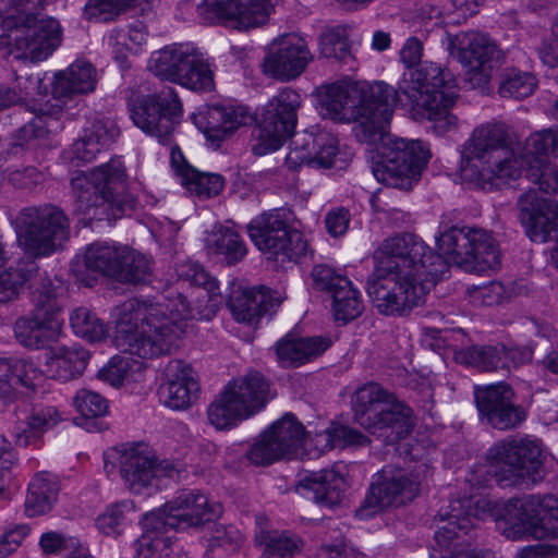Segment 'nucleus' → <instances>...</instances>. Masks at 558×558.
Instances as JSON below:
<instances>
[{"label": "nucleus", "mask_w": 558, "mask_h": 558, "mask_svg": "<svg viewBox=\"0 0 558 558\" xmlns=\"http://www.w3.org/2000/svg\"><path fill=\"white\" fill-rule=\"evenodd\" d=\"M70 221L59 207L45 204L27 207L17 217L19 244L34 256H47L69 238Z\"/></svg>", "instance_id": "12"}, {"label": "nucleus", "mask_w": 558, "mask_h": 558, "mask_svg": "<svg viewBox=\"0 0 558 558\" xmlns=\"http://www.w3.org/2000/svg\"><path fill=\"white\" fill-rule=\"evenodd\" d=\"M147 39V34L140 25H132L128 31L114 29L108 37L114 59L121 66L126 63V52H135Z\"/></svg>", "instance_id": "50"}, {"label": "nucleus", "mask_w": 558, "mask_h": 558, "mask_svg": "<svg viewBox=\"0 0 558 558\" xmlns=\"http://www.w3.org/2000/svg\"><path fill=\"white\" fill-rule=\"evenodd\" d=\"M123 260L120 263L117 280L125 283H144L151 274L150 259L144 254L124 246Z\"/></svg>", "instance_id": "48"}, {"label": "nucleus", "mask_w": 558, "mask_h": 558, "mask_svg": "<svg viewBox=\"0 0 558 558\" xmlns=\"http://www.w3.org/2000/svg\"><path fill=\"white\" fill-rule=\"evenodd\" d=\"M62 420L59 410L49 404L36 405L26 416L20 432L16 433V442L27 447L38 440L44 433L54 427Z\"/></svg>", "instance_id": "40"}, {"label": "nucleus", "mask_w": 558, "mask_h": 558, "mask_svg": "<svg viewBox=\"0 0 558 558\" xmlns=\"http://www.w3.org/2000/svg\"><path fill=\"white\" fill-rule=\"evenodd\" d=\"M125 506L112 505L96 520L97 529L105 535L116 536L122 533L125 525Z\"/></svg>", "instance_id": "58"}, {"label": "nucleus", "mask_w": 558, "mask_h": 558, "mask_svg": "<svg viewBox=\"0 0 558 558\" xmlns=\"http://www.w3.org/2000/svg\"><path fill=\"white\" fill-rule=\"evenodd\" d=\"M62 322L46 320L29 315L16 319L15 338L20 344L28 349H44L59 339Z\"/></svg>", "instance_id": "31"}, {"label": "nucleus", "mask_w": 558, "mask_h": 558, "mask_svg": "<svg viewBox=\"0 0 558 558\" xmlns=\"http://www.w3.org/2000/svg\"><path fill=\"white\" fill-rule=\"evenodd\" d=\"M331 342L322 336L294 338L287 335L276 344L278 360L291 366H299L320 356Z\"/></svg>", "instance_id": "30"}, {"label": "nucleus", "mask_w": 558, "mask_h": 558, "mask_svg": "<svg viewBox=\"0 0 558 558\" xmlns=\"http://www.w3.org/2000/svg\"><path fill=\"white\" fill-rule=\"evenodd\" d=\"M120 135V130L111 120H95L84 130V135L72 146L74 158L90 162L108 148Z\"/></svg>", "instance_id": "29"}, {"label": "nucleus", "mask_w": 558, "mask_h": 558, "mask_svg": "<svg viewBox=\"0 0 558 558\" xmlns=\"http://www.w3.org/2000/svg\"><path fill=\"white\" fill-rule=\"evenodd\" d=\"M32 315L46 320L62 322L59 317L62 303L56 288L50 280H44L32 293Z\"/></svg>", "instance_id": "46"}, {"label": "nucleus", "mask_w": 558, "mask_h": 558, "mask_svg": "<svg viewBox=\"0 0 558 558\" xmlns=\"http://www.w3.org/2000/svg\"><path fill=\"white\" fill-rule=\"evenodd\" d=\"M448 49L451 54L457 49L459 61L468 68L464 80L471 88H484L504 57L487 35L477 32L460 33L451 37Z\"/></svg>", "instance_id": "18"}, {"label": "nucleus", "mask_w": 558, "mask_h": 558, "mask_svg": "<svg viewBox=\"0 0 558 558\" xmlns=\"http://www.w3.org/2000/svg\"><path fill=\"white\" fill-rule=\"evenodd\" d=\"M182 184L197 196L208 198L221 192L225 181L219 174L202 173L194 168H187Z\"/></svg>", "instance_id": "52"}, {"label": "nucleus", "mask_w": 558, "mask_h": 558, "mask_svg": "<svg viewBox=\"0 0 558 558\" xmlns=\"http://www.w3.org/2000/svg\"><path fill=\"white\" fill-rule=\"evenodd\" d=\"M323 114L338 122H356L355 137L378 150L372 172L378 182L410 190L421 178L430 157L421 141L391 138L389 124L397 104L396 89L385 82L343 78L322 87Z\"/></svg>", "instance_id": "1"}, {"label": "nucleus", "mask_w": 558, "mask_h": 558, "mask_svg": "<svg viewBox=\"0 0 558 558\" xmlns=\"http://www.w3.org/2000/svg\"><path fill=\"white\" fill-rule=\"evenodd\" d=\"M179 279L199 287L194 310L183 295L171 303L156 298H132L114 310L113 343L118 350L142 359L169 354L193 318L210 320L223 303L218 282L202 265L187 260L177 267Z\"/></svg>", "instance_id": "2"}, {"label": "nucleus", "mask_w": 558, "mask_h": 558, "mask_svg": "<svg viewBox=\"0 0 558 558\" xmlns=\"http://www.w3.org/2000/svg\"><path fill=\"white\" fill-rule=\"evenodd\" d=\"M341 282V288L335 290L331 294V310L337 322L347 324L363 313L364 304L360 292L350 280H342Z\"/></svg>", "instance_id": "44"}, {"label": "nucleus", "mask_w": 558, "mask_h": 558, "mask_svg": "<svg viewBox=\"0 0 558 558\" xmlns=\"http://www.w3.org/2000/svg\"><path fill=\"white\" fill-rule=\"evenodd\" d=\"M275 398L270 383L257 371L230 380L207 409L208 421L226 429L263 410Z\"/></svg>", "instance_id": "9"}, {"label": "nucleus", "mask_w": 558, "mask_h": 558, "mask_svg": "<svg viewBox=\"0 0 558 558\" xmlns=\"http://www.w3.org/2000/svg\"><path fill=\"white\" fill-rule=\"evenodd\" d=\"M167 530L145 529V533L136 543L135 558H184L177 551L169 537L163 536Z\"/></svg>", "instance_id": "45"}, {"label": "nucleus", "mask_w": 558, "mask_h": 558, "mask_svg": "<svg viewBox=\"0 0 558 558\" xmlns=\"http://www.w3.org/2000/svg\"><path fill=\"white\" fill-rule=\"evenodd\" d=\"M119 463L124 484L134 494H143L157 486L161 477H173L178 473L173 462H158L148 448L141 445L122 450Z\"/></svg>", "instance_id": "23"}, {"label": "nucleus", "mask_w": 558, "mask_h": 558, "mask_svg": "<svg viewBox=\"0 0 558 558\" xmlns=\"http://www.w3.org/2000/svg\"><path fill=\"white\" fill-rule=\"evenodd\" d=\"M134 0H89L84 8L87 19H97L102 14H118Z\"/></svg>", "instance_id": "64"}, {"label": "nucleus", "mask_w": 558, "mask_h": 558, "mask_svg": "<svg viewBox=\"0 0 558 558\" xmlns=\"http://www.w3.org/2000/svg\"><path fill=\"white\" fill-rule=\"evenodd\" d=\"M59 489V481L54 475L46 472L36 474L28 485L25 513L28 517H37L50 511Z\"/></svg>", "instance_id": "37"}, {"label": "nucleus", "mask_w": 558, "mask_h": 558, "mask_svg": "<svg viewBox=\"0 0 558 558\" xmlns=\"http://www.w3.org/2000/svg\"><path fill=\"white\" fill-rule=\"evenodd\" d=\"M128 107L133 123L163 144L170 141L182 117V105L172 87L147 95L130 89Z\"/></svg>", "instance_id": "14"}, {"label": "nucleus", "mask_w": 558, "mask_h": 558, "mask_svg": "<svg viewBox=\"0 0 558 558\" xmlns=\"http://www.w3.org/2000/svg\"><path fill=\"white\" fill-rule=\"evenodd\" d=\"M11 367L12 379L27 389L34 390L43 379L41 371L32 361L20 359Z\"/></svg>", "instance_id": "61"}, {"label": "nucleus", "mask_w": 558, "mask_h": 558, "mask_svg": "<svg viewBox=\"0 0 558 558\" xmlns=\"http://www.w3.org/2000/svg\"><path fill=\"white\" fill-rule=\"evenodd\" d=\"M96 81L94 66L88 62L77 61L54 75L52 94L54 98L87 94L95 89Z\"/></svg>", "instance_id": "34"}, {"label": "nucleus", "mask_w": 558, "mask_h": 558, "mask_svg": "<svg viewBox=\"0 0 558 558\" xmlns=\"http://www.w3.org/2000/svg\"><path fill=\"white\" fill-rule=\"evenodd\" d=\"M537 85L534 75L527 72L510 70L499 85L502 97L524 98L530 96Z\"/></svg>", "instance_id": "53"}, {"label": "nucleus", "mask_w": 558, "mask_h": 558, "mask_svg": "<svg viewBox=\"0 0 558 558\" xmlns=\"http://www.w3.org/2000/svg\"><path fill=\"white\" fill-rule=\"evenodd\" d=\"M310 142H312L316 168L328 169L336 167L338 161H344L338 149V140L331 133L326 131H319L315 135L311 133Z\"/></svg>", "instance_id": "51"}, {"label": "nucleus", "mask_w": 558, "mask_h": 558, "mask_svg": "<svg viewBox=\"0 0 558 558\" xmlns=\"http://www.w3.org/2000/svg\"><path fill=\"white\" fill-rule=\"evenodd\" d=\"M301 95L290 88H282L262 108L258 116V134L253 153L263 156L279 149L294 133Z\"/></svg>", "instance_id": "16"}, {"label": "nucleus", "mask_w": 558, "mask_h": 558, "mask_svg": "<svg viewBox=\"0 0 558 558\" xmlns=\"http://www.w3.org/2000/svg\"><path fill=\"white\" fill-rule=\"evenodd\" d=\"M524 145L534 154H545L550 150L554 155L558 156V129H548L541 132L531 134Z\"/></svg>", "instance_id": "63"}, {"label": "nucleus", "mask_w": 558, "mask_h": 558, "mask_svg": "<svg viewBox=\"0 0 558 558\" xmlns=\"http://www.w3.org/2000/svg\"><path fill=\"white\" fill-rule=\"evenodd\" d=\"M463 171L475 170L483 189H501L521 177L520 153L511 147L505 124L487 122L476 126L464 145Z\"/></svg>", "instance_id": "7"}, {"label": "nucleus", "mask_w": 558, "mask_h": 558, "mask_svg": "<svg viewBox=\"0 0 558 558\" xmlns=\"http://www.w3.org/2000/svg\"><path fill=\"white\" fill-rule=\"evenodd\" d=\"M487 472L505 486L527 478L533 483L544 475L541 444L529 437L508 436L496 441L486 453Z\"/></svg>", "instance_id": "11"}, {"label": "nucleus", "mask_w": 558, "mask_h": 558, "mask_svg": "<svg viewBox=\"0 0 558 558\" xmlns=\"http://www.w3.org/2000/svg\"><path fill=\"white\" fill-rule=\"evenodd\" d=\"M437 242L444 254L468 271L484 272L500 265L495 240L483 229L452 227Z\"/></svg>", "instance_id": "15"}, {"label": "nucleus", "mask_w": 558, "mask_h": 558, "mask_svg": "<svg viewBox=\"0 0 558 558\" xmlns=\"http://www.w3.org/2000/svg\"><path fill=\"white\" fill-rule=\"evenodd\" d=\"M292 145L293 147L286 157V165L289 169L296 170L304 165L316 168L310 134H305L302 138L298 137Z\"/></svg>", "instance_id": "59"}, {"label": "nucleus", "mask_w": 558, "mask_h": 558, "mask_svg": "<svg viewBox=\"0 0 558 558\" xmlns=\"http://www.w3.org/2000/svg\"><path fill=\"white\" fill-rule=\"evenodd\" d=\"M129 175L120 157L78 171L71 179L75 210L89 220L121 218L136 206L135 196L128 191Z\"/></svg>", "instance_id": "5"}, {"label": "nucleus", "mask_w": 558, "mask_h": 558, "mask_svg": "<svg viewBox=\"0 0 558 558\" xmlns=\"http://www.w3.org/2000/svg\"><path fill=\"white\" fill-rule=\"evenodd\" d=\"M98 377L113 387H120L130 377V359L113 356L109 363L98 372Z\"/></svg>", "instance_id": "62"}, {"label": "nucleus", "mask_w": 558, "mask_h": 558, "mask_svg": "<svg viewBox=\"0 0 558 558\" xmlns=\"http://www.w3.org/2000/svg\"><path fill=\"white\" fill-rule=\"evenodd\" d=\"M375 258L377 264L366 290L384 315L402 316L423 305L432 287L448 271V263L440 254L408 232L385 239Z\"/></svg>", "instance_id": "3"}, {"label": "nucleus", "mask_w": 558, "mask_h": 558, "mask_svg": "<svg viewBox=\"0 0 558 558\" xmlns=\"http://www.w3.org/2000/svg\"><path fill=\"white\" fill-rule=\"evenodd\" d=\"M318 50L322 57L335 59L350 70L355 69V57L351 51L345 28L329 27L324 29L318 37Z\"/></svg>", "instance_id": "41"}, {"label": "nucleus", "mask_w": 558, "mask_h": 558, "mask_svg": "<svg viewBox=\"0 0 558 558\" xmlns=\"http://www.w3.org/2000/svg\"><path fill=\"white\" fill-rule=\"evenodd\" d=\"M470 300L475 305L493 306L511 296V292L499 281L468 288Z\"/></svg>", "instance_id": "54"}, {"label": "nucleus", "mask_w": 558, "mask_h": 558, "mask_svg": "<svg viewBox=\"0 0 558 558\" xmlns=\"http://www.w3.org/2000/svg\"><path fill=\"white\" fill-rule=\"evenodd\" d=\"M294 213L286 207L266 210L247 225L254 245L268 258L283 266L298 263L308 252V242L295 227Z\"/></svg>", "instance_id": "10"}, {"label": "nucleus", "mask_w": 558, "mask_h": 558, "mask_svg": "<svg viewBox=\"0 0 558 558\" xmlns=\"http://www.w3.org/2000/svg\"><path fill=\"white\" fill-rule=\"evenodd\" d=\"M351 404L353 417L361 427L389 441L405 437L414 427L412 410L375 381L359 387Z\"/></svg>", "instance_id": "8"}, {"label": "nucleus", "mask_w": 558, "mask_h": 558, "mask_svg": "<svg viewBox=\"0 0 558 558\" xmlns=\"http://www.w3.org/2000/svg\"><path fill=\"white\" fill-rule=\"evenodd\" d=\"M73 403L75 409L87 418L100 417L108 412V401L100 393L81 389L76 392Z\"/></svg>", "instance_id": "55"}, {"label": "nucleus", "mask_w": 558, "mask_h": 558, "mask_svg": "<svg viewBox=\"0 0 558 558\" xmlns=\"http://www.w3.org/2000/svg\"><path fill=\"white\" fill-rule=\"evenodd\" d=\"M299 488L312 492L315 502L331 508L341 502L345 490V480L335 470H322L312 472L300 480Z\"/></svg>", "instance_id": "32"}, {"label": "nucleus", "mask_w": 558, "mask_h": 558, "mask_svg": "<svg viewBox=\"0 0 558 558\" xmlns=\"http://www.w3.org/2000/svg\"><path fill=\"white\" fill-rule=\"evenodd\" d=\"M521 169L525 166L526 178L545 193L558 194V166L548 160L545 154L529 151L524 145L520 153Z\"/></svg>", "instance_id": "39"}, {"label": "nucleus", "mask_w": 558, "mask_h": 558, "mask_svg": "<svg viewBox=\"0 0 558 558\" xmlns=\"http://www.w3.org/2000/svg\"><path fill=\"white\" fill-rule=\"evenodd\" d=\"M89 357L88 351L83 348H58L46 361L47 373L60 381L75 379L85 371Z\"/></svg>", "instance_id": "36"}, {"label": "nucleus", "mask_w": 558, "mask_h": 558, "mask_svg": "<svg viewBox=\"0 0 558 558\" xmlns=\"http://www.w3.org/2000/svg\"><path fill=\"white\" fill-rule=\"evenodd\" d=\"M228 306L236 322L254 325L268 311V295L263 288L236 287Z\"/></svg>", "instance_id": "35"}, {"label": "nucleus", "mask_w": 558, "mask_h": 558, "mask_svg": "<svg viewBox=\"0 0 558 558\" xmlns=\"http://www.w3.org/2000/svg\"><path fill=\"white\" fill-rule=\"evenodd\" d=\"M70 324L76 336L89 342H99L108 336L106 324L87 307L75 308L71 313Z\"/></svg>", "instance_id": "47"}, {"label": "nucleus", "mask_w": 558, "mask_h": 558, "mask_svg": "<svg viewBox=\"0 0 558 558\" xmlns=\"http://www.w3.org/2000/svg\"><path fill=\"white\" fill-rule=\"evenodd\" d=\"M43 0H0V15L8 25L20 22V16L35 14Z\"/></svg>", "instance_id": "60"}, {"label": "nucleus", "mask_w": 558, "mask_h": 558, "mask_svg": "<svg viewBox=\"0 0 558 558\" xmlns=\"http://www.w3.org/2000/svg\"><path fill=\"white\" fill-rule=\"evenodd\" d=\"M20 22L13 23V37L17 58L38 62L47 59L60 45L61 28L57 20L51 17L38 19L36 14L20 16Z\"/></svg>", "instance_id": "22"}, {"label": "nucleus", "mask_w": 558, "mask_h": 558, "mask_svg": "<svg viewBox=\"0 0 558 558\" xmlns=\"http://www.w3.org/2000/svg\"><path fill=\"white\" fill-rule=\"evenodd\" d=\"M305 441L304 426L294 415L286 414L255 440L246 451V458L254 465H269L294 457Z\"/></svg>", "instance_id": "19"}, {"label": "nucleus", "mask_w": 558, "mask_h": 558, "mask_svg": "<svg viewBox=\"0 0 558 558\" xmlns=\"http://www.w3.org/2000/svg\"><path fill=\"white\" fill-rule=\"evenodd\" d=\"M505 345H472L457 353V360L482 372L509 369L504 356Z\"/></svg>", "instance_id": "42"}, {"label": "nucleus", "mask_w": 558, "mask_h": 558, "mask_svg": "<svg viewBox=\"0 0 558 558\" xmlns=\"http://www.w3.org/2000/svg\"><path fill=\"white\" fill-rule=\"evenodd\" d=\"M450 504L462 505V518H470L473 527L475 521L495 514L514 533H529L537 539L558 537V498L554 495L511 498L498 508L480 495L454 499Z\"/></svg>", "instance_id": "6"}, {"label": "nucleus", "mask_w": 558, "mask_h": 558, "mask_svg": "<svg viewBox=\"0 0 558 558\" xmlns=\"http://www.w3.org/2000/svg\"><path fill=\"white\" fill-rule=\"evenodd\" d=\"M255 542L265 546L259 558H292L303 546L298 536L286 531L263 530Z\"/></svg>", "instance_id": "43"}, {"label": "nucleus", "mask_w": 558, "mask_h": 558, "mask_svg": "<svg viewBox=\"0 0 558 558\" xmlns=\"http://www.w3.org/2000/svg\"><path fill=\"white\" fill-rule=\"evenodd\" d=\"M422 57V41L409 37L400 50L407 71L396 90L397 102L432 121L437 132L445 133L458 124V118L450 111L458 97V83L448 69L429 61L421 62Z\"/></svg>", "instance_id": "4"}, {"label": "nucleus", "mask_w": 558, "mask_h": 558, "mask_svg": "<svg viewBox=\"0 0 558 558\" xmlns=\"http://www.w3.org/2000/svg\"><path fill=\"white\" fill-rule=\"evenodd\" d=\"M210 247L215 253L223 255L228 264L242 260L247 253L241 235L230 227H219L214 232Z\"/></svg>", "instance_id": "49"}, {"label": "nucleus", "mask_w": 558, "mask_h": 558, "mask_svg": "<svg viewBox=\"0 0 558 558\" xmlns=\"http://www.w3.org/2000/svg\"><path fill=\"white\" fill-rule=\"evenodd\" d=\"M220 513L219 504L210 505L208 498L198 492L183 490L161 509L146 513L142 525L148 530H184L213 521Z\"/></svg>", "instance_id": "17"}, {"label": "nucleus", "mask_w": 558, "mask_h": 558, "mask_svg": "<svg viewBox=\"0 0 558 558\" xmlns=\"http://www.w3.org/2000/svg\"><path fill=\"white\" fill-rule=\"evenodd\" d=\"M165 375L167 381L159 391L163 404L172 410L187 409L193 395L198 390L192 367L181 360H172L168 363Z\"/></svg>", "instance_id": "27"}, {"label": "nucleus", "mask_w": 558, "mask_h": 558, "mask_svg": "<svg viewBox=\"0 0 558 558\" xmlns=\"http://www.w3.org/2000/svg\"><path fill=\"white\" fill-rule=\"evenodd\" d=\"M420 492V481L408 471L387 465L375 476L365 499V506L357 510L360 518H367L389 507L412 501Z\"/></svg>", "instance_id": "20"}, {"label": "nucleus", "mask_w": 558, "mask_h": 558, "mask_svg": "<svg viewBox=\"0 0 558 558\" xmlns=\"http://www.w3.org/2000/svg\"><path fill=\"white\" fill-rule=\"evenodd\" d=\"M313 60L304 38L286 34L272 40L263 60V72L281 82L299 77Z\"/></svg>", "instance_id": "24"}, {"label": "nucleus", "mask_w": 558, "mask_h": 558, "mask_svg": "<svg viewBox=\"0 0 558 558\" xmlns=\"http://www.w3.org/2000/svg\"><path fill=\"white\" fill-rule=\"evenodd\" d=\"M62 110L60 107L53 108L51 111L40 108L36 117L27 124L23 125L20 130V138L28 141L33 137H41L46 133L50 132L53 124L57 122L58 114H61Z\"/></svg>", "instance_id": "56"}, {"label": "nucleus", "mask_w": 558, "mask_h": 558, "mask_svg": "<svg viewBox=\"0 0 558 558\" xmlns=\"http://www.w3.org/2000/svg\"><path fill=\"white\" fill-rule=\"evenodd\" d=\"M463 507L460 504H450L447 509L440 510L435 517V542L444 549L462 544L464 536L473 527L470 518H462Z\"/></svg>", "instance_id": "33"}, {"label": "nucleus", "mask_w": 558, "mask_h": 558, "mask_svg": "<svg viewBox=\"0 0 558 558\" xmlns=\"http://www.w3.org/2000/svg\"><path fill=\"white\" fill-rule=\"evenodd\" d=\"M149 70L157 76L196 92L214 89V73L207 60L189 45H171L156 51Z\"/></svg>", "instance_id": "13"}, {"label": "nucleus", "mask_w": 558, "mask_h": 558, "mask_svg": "<svg viewBox=\"0 0 558 558\" xmlns=\"http://www.w3.org/2000/svg\"><path fill=\"white\" fill-rule=\"evenodd\" d=\"M514 391L506 383L477 388L475 402L482 421L498 430L518 427L526 418L522 405L514 402Z\"/></svg>", "instance_id": "25"}, {"label": "nucleus", "mask_w": 558, "mask_h": 558, "mask_svg": "<svg viewBox=\"0 0 558 558\" xmlns=\"http://www.w3.org/2000/svg\"><path fill=\"white\" fill-rule=\"evenodd\" d=\"M312 288L318 291H326L330 295L335 290L341 288L342 280L348 278L337 274L333 268L328 265H315L311 271Z\"/></svg>", "instance_id": "57"}, {"label": "nucleus", "mask_w": 558, "mask_h": 558, "mask_svg": "<svg viewBox=\"0 0 558 558\" xmlns=\"http://www.w3.org/2000/svg\"><path fill=\"white\" fill-rule=\"evenodd\" d=\"M518 218L533 242L545 243L558 231V202L530 189L515 203Z\"/></svg>", "instance_id": "26"}, {"label": "nucleus", "mask_w": 558, "mask_h": 558, "mask_svg": "<svg viewBox=\"0 0 558 558\" xmlns=\"http://www.w3.org/2000/svg\"><path fill=\"white\" fill-rule=\"evenodd\" d=\"M123 252L124 246L121 245L92 243L85 250L84 266L87 271L116 279L123 260Z\"/></svg>", "instance_id": "38"}, {"label": "nucleus", "mask_w": 558, "mask_h": 558, "mask_svg": "<svg viewBox=\"0 0 558 558\" xmlns=\"http://www.w3.org/2000/svg\"><path fill=\"white\" fill-rule=\"evenodd\" d=\"M274 8V0H203L197 13L205 24L242 31L265 24Z\"/></svg>", "instance_id": "21"}, {"label": "nucleus", "mask_w": 558, "mask_h": 558, "mask_svg": "<svg viewBox=\"0 0 558 558\" xmlns=\"http://www.w3.org/2000/svg\"><path fill=\"white\" fill-rule=\"evenodd\" d=\"M251 119L243 107L210 105L194 117L195 124L213 142H220Z\"/></svg>", "instance_id": "28"}]
</instances>
